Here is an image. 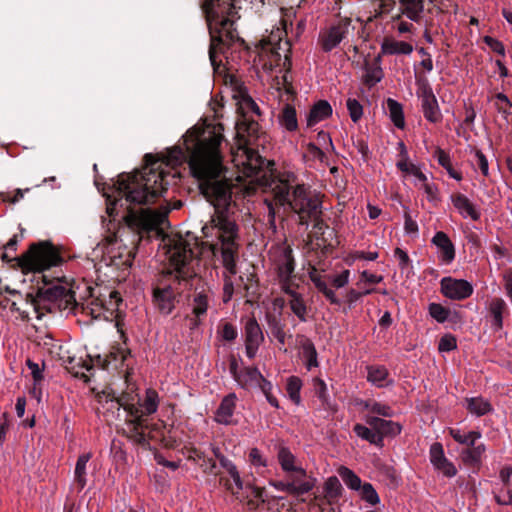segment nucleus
I'll return each mask as SVG.
<instances>
[{
	"label": "nucleus",
	"instance_id": "338daca9",
	"mask_svg": "<svg viewBox=\"0 0 512 512\" xmlns=\"http://www.w3.org/2000/svg\"><path fill=\"white\" fill-rule=\"evenodd\" d=\"M222 338L226 341H233L237 337V330L231 323H225L221 331Z\"/></svg>",
	"mask_w": 512,
	"mask_h": 512
},
{
	"label": "nucleus",
	"instance_id": "2f4dec72",
	"mask_svg": "<svg viewBox=\"0 0 512 512\" xmlns=\"http://www.w3.org/2000/svg\"><path fill=\"white\" fill-rule=\"evenodd\" d=\"M380 55L374 59L372 64L365 63L364 81L367 85L373 86L383 78V71L380 67Z\"/></svg>",
	"mask_w": 512,
	"mask_h": 512
},
{
	"label": "nucleus",
	"instance_id": "052dcab7",
	"mask_svg": "<svg viewBox=\"0 0 512 512\" xmlns=\"http://www.w3.org/2000/svg\"><path fill=\"white\" fill-rule=\"evenodd\" d=\"M473 164L480 169L484 176L489 175L488 160L480 150L475 151Z\"/></svg>",
	"mask_w": 512,
	"mask_h": 512
},
{
	"label": "nucleus",
	"instance_id": "9d476101",
	"mask_svg": "<svg viewBox=\"0 0 512 512\" xmlns=\"http://www.w3.org/2000/svg\"><path fill=\"white\" fill-rule=\"evenodd\" d=\"M166 212H158L149 208L134 211L129 209L124 217L127 227L139 235V240L144 234L157 229L165 220Z\"/></svg>",
	"mask_w": 512,
	"mask_h": 512
},
{
	"label": "nucleus",
	"instance_id": "a18cd8bd",
	"mask_svg": "<svg viewBox=\"0 0 512 512\" xmlns=\"http://www.w3.org/2000/svg\"><path fill=\"white\" fill-rule=\"evenodd\" d=\"M302 388V381L297 376H290L287 379L286 391L289 398L296 404L301 403L300 391Z\"/></svg>",
	"mask_w": 512,
	"mask_h": 512
},
{
	"label": "nucleus",
	"instance_id": "bb28decb",
	"mask_svg": "<svg viewBox=\"0 0 512 512\" xmlns=\"http://www.w3.org/2000/svg\"><path fill=\"white\" fill-rule=\"evenodd\" d=\"M231 481L229 479H225L224 477H220V482L223 483L225 488L237 499L243 500L244 497H241V491L244 490V483L241 479V476L237 470V467H234L228 472Z\"/></svg>",
	"mask_w": 512,
	"mask_h": 512
},
{
	"label": "nucleus",
	"instance_id": "6e6552de",
	"mask_svg": "<svg viewBox=\"0 0 512 512\" xmlns=\"http://www.w3.org/2000/svg\"><path fill=\"white\" fill-rule=\"evenodd\" d=\"M169 260L170 264L177 272V278L187 280L196 275L191 267L194 259V250L192 244L181 236L174 237L169 244Z\"/></svg>",
	"mask_w": 512,
	"mask_h": 512
},
{
	"label": "nucleus",
	"instance_id": "423d86ee",
	"mask_svg": "<svg viewBox=\"0 0 512 512\" xmlns=\"http://www.w3.org/2000/svg\"><path fill=\"white\" fill-rule=\"evenodd\" d=\"M25 305L32 307L37 317L41 318L46 312L72 310L76 305L75 293L65 286L52 285L39 288L36 296L28 293L25 296Z\"/></svg>",
	"mask_w": 512,
	"mask_h": 512
},
{
	"label": "nucleus",
	"instance_id": "9b49d317",
	"mask_svg": "<svg viewBox=\"0 0 512 512\" xmlns=\"http://www.w3.org/2000/svg\"><path fill=\"white\" fill-rule=\"evenodd\" d=\"M372 2L376 6L377 15L389 13L395 5V0H372ZM398 4L399 14L394 17L395 20H400L404 16L412 22H421L425 10L424 0H398Z\"/></svg>",
	"mask_w": 512,
	"mask_h": 512
},
{
	"label": "nucleus",
	"instance_id": "603ef678",
	"mask_svg": "<svg viewBox=\"0 0 512 512\" xmlns=\"http://www.w3.org/2000/svg\"><path fill=\"white\" fill-rule=\"evenodd\" d=\"M494 499L497 504L509 506L512 505V489L505 488L503 485L499 489L493 490Z\"/></svg>",
	"mask_w": 512,
	"mask_h": 512
},
{
	"label": "nucleus",
	"instance_id": "f8f14e48",
	"mask_svg": "<svg viewBox=\"0 0 512 512\" xmlns=\"http://www.w3.org/2000/svg\"><path fill=\"white\" fill-rule=\"evenodd\" d=\"M350 18H340L325 29H322L318 36V45L325 53L331 52L342 41L347 39L354 31Z\"/></svg>",
	"mask_w": 512,
	"mask_h": 512
},
{
	"label": "nucleus",
	"instance_id": "0eeeda50",
	"mask_svg": "<svg viewBox=\"0 0 512 512\" xmlns=\"http://www.w3.org/2000/svg\"><path fill=\"white\" fill-rule=\"evenodd\" d=\"M18 266L23 272H42L62 263L58 250L48 242L35 243L16 258Z\"/></svg>",
	"mask_w": 512,
	"mask_h": 512
},
{
	"label": "nucleus",
	"instance_id": "ddd939ff",
	"mask_svg": "<svg viewBox=\"0 0 512 512\" xmlns=\"http://www.w3.org/2000/svg\"><path fill=\"white\" fill-rule=\"evenodd\" d=\"M237 384L246 390L259 388L265 395L268 403L279 408L277 398L272 394L273 385L267 380L256 367H245L240 370L239 375L236 376Z\"/></svg>",
	"mask_w": 512,
	"mask_h": 512
},
{
	"label": "nucleus",
	"instance_id": "e433bc0d",
	"mask_svg": "<svg viewBox=\"0 0 512 512\" xmlns=\"http://www.w3.org/2000/svg\"><path fill=\"white\" fill-rule=\"evenodd\" d=\"M343 491L342 485L336 476L329 477L324 485L325 499L329 504L336 502Z\"/></svg>",
	"mask_w": 512,
	"mask_h": 512
},
{
	"label": "nucleus",
	"instance_id": "c03bdc74",
	"mask_svg": "<svg viewBox=\"0 0 512 512\" xmlns=\"http://www.w3.org/2000/svg\"><path fill=\"white\" fill-rule=\"evenodd\" d=\"M449 434L456 442L467 446H474L476 441L481 438V433L478 431L464 433L460 429H450Z\"/></svg>",
	"mask_w": 512,
	"mask_h": 512
},
{
	"label": "nucleus",
	"instance_id": "bf43d9fd",
	"mask_svg": "<svg viewBox=\"0 0 512 512\" xmlns=\"http://www.w3.org/2000/svg\"><path fill=\"white\" fill-rule=\"evenodd\" d=\"M430 460L433 466L438 464L442 459L446 458L444 455L443 446L439 442H435L430 447Z\"/></svg>",
	"mask_w": 512,
	"mask_h": 512
},
{
	"label": "nucleus",
	"instance_id": "de8ad7c7",
	"mask_svg": "<svg viewBox=\"0 0 512 512\" xmlns=\"http://www.w3.org/2000/svg\"><path fill=\"white\" fill-rule=\"evenodd\" d=\"M396 166L403 173L413 175L419 182L427 180L426 175L416 165L408 163L406 157L398 161Z\"/></svg>",
	"mask_w": 512,
	"mask_h": 512
},
{
	"label": "nucleus",
	"instance_id": "3c124183",
	"mask_svg": "<svg viewBox=\"0 0 512 512\" xmlns=\"http://www.w3.org/2000/svg\"><path fill=\"white\" fill-rule=\"evenodd\" d=\"M430 316L439 323L445 322L449 317V310L438 303H430L428 307Z\"/></svg>",
	"mask_w": 512,
	"mask_h": 512
},
{
	"label": "nucleus",
	"instance_id": "2eb2a0df",
	"mask_svg": "<svg viewBox=\"0 0 512 512\" xmlns=\"http://www.w3.org/2000/svg\"><path fill=\"white\" fill-rule=\"evenodd\" d=\"M440 285L442 294L451 300H464L473 293L472 284L464 279L444 277Z\"/></svg>",
	"mask_w": 512,
	"mask_h": 512
},
{
	"label": "nucleus",
	"instance_id": "f3484780",
	"mask_svg": "<svg viewBox=\"0 0 512 512\" xmlns=\"http://www.w3.org/2000/svg\"><path fill=\"white\" fill-rule=\"evenodd\" d=\"M286 477L293 496L309 493L316 485V478L308 475L304 468L290 472Z\"/></svg>",
	"mask_w": 512,
	"mask_h": 512
},
{
	"label": "nucleus",
	"instance_id": "a19ab883",
	"mask_svg": "<svg viewBox=\"0 0 512 512\" xmlns=\"http://www.w3.org/2000/svg\"><path fill=\"white\" fill-rule=\"evenodd\" d=\"M367 380L377 387H384L387 385L388 370L384 366L374 365L368 368Z\"/></svg>",
	"mask_w": 512,
	"mask_h": 512
},
{
	"label": "nucleus",
	"instance_id": "f257e3e1",
	"mask_svg": "<svg viewBox=\"0 0 512 512\" xmlns=\"http://www.w3.org/2000/svg\"><path fill=\"white\" fill-rule=\"evenodd\" d=\"M223 131L221 123L194 126L183 136L185 152L174 147L161 159L146 154V165L141 171L119 177V200L124 198L126 202L138 205L154 203L176 178L174 168L186 159L201 193L215 207L217 215L223 214L230 205L233 187L223 165Z\"/></svg>",
	"mask_w": 512,
	"mask_h": 512
},
{
	"label": "nucleus",
	"instance_id": "20e7f679",
	"mask_svg": "<svg viewBox=\"0 0 512 512\" xmlns=\"http://www.w3.org/2000/svg\"><path fill=\"white\" fill-rule=\"evenodd\" d=\"M273 199L280 206L287 205L299 219V224L308 227L311 219L322 214L320 195L304 184L293 186L289 175H281L269 184Z\"/></svg>",
	"mask_w": 512,
	"mask_h": 512
},
{
	"label": "nucleus",
	"instance_id": "f704fd0d",
	"mask_svg": "<svg viewBox=\"0 0 512 512\" xmlns=\"http://www.w3.org/2000/svg\"><path fill=\"white\" fill-rule=\"evenodd\" d=\"M421 108L427 121L438 123L442 120V114L436 97L421 102Z\"/></svg>",
	"mask_w": 512,
	"mask_h": 512
},
{
	"label": "nucleus",
	"instance_id": "6e6d98bb",
	"mask_svg": "<svg viewBox=\"0 0 512 512\" xmlns=\"http://www.w3.org/2000/svg\"><path fill=\"white\" fill-rule=\"evenodd\" d=\"M272 335L277 339V341L281 344H285L286 333L284 331V326L276 319H273L269 323Z\"/></svg>",
	"mask_w": 512,
	"mask_h": 512
},
{
	"label": "nucleus",
	"instance_id": "58836bf2",
	"mask_svg": "<svg viewBox=\"0 0 512 512\" xmlns=\"http://www.w3.org/2000/svg\"><path fill=\"white\" fill-rule=\"evenodd\" d=\"M467 410L476 416H483L492 411L491 403L482 397L467 399Z\"/></svg>",
	"mask_w": 512,
	"mask_h": 512
},
{
	"label": "nucleus",
	"instance_id": "5fc2aeb1",
	"mask_svg": "<svg viewBox=\"0 0 512 512\" xmlns=\"http://www.w3.org/2000/svg\"><path fill=\"white\" fill-rule=\"evenodd\" d=\"M457 348L456 338L451 334L442 336L439 340L438 350L440 352H450Z\"/></svg>",
	"mask_w": 512,
	"mask_h": 512
},
{
	"label": "nucleus",
	"instance_id": "cd10ccee",
	"mask_svg": "<svg viewBox=\"0 0 512 512\" xmlns=\"http://www.w3.org/2000/svg\"><path fill=\"white\" fill-rule=\"evenodd\" d=\"M278 121L287 131H296L298 128V121L295 108L290 104H286L278 115Z\"/></svg>",
	"mask_w": 512,
	"mask_h": 512
},
{
	"label": "nucleus",
	"instance_id": "4d7b16f0",
	"mask_svg": "<svg viewBox=\"0 0 512 512\" xmlns=\"http://www.w3.org/2000/svg\"><path fill=\"white\" fill-rule=\"evenodd\" d=\"M495 98L497 100L495 105L498 112L504 115H509V108L512 107V102L509 100V98L504 93L496 94Z\"/></svg>",
	"mask_w": 512,
	"mask_h": 512
},
{
	"label": "nucleus",
	"instance_id": "5701e85b",
	"mask_svg": "<svg viewBox=\"0 0 512 512\" xmlns=\"http://www.w3.org/2000/svg\"><path fill=\"white\" fill-rule=\"evenodd\" d=\"M332 115V107L326 100H319L310 109L307 115V127H312L317 123L327 119Z\"/></svg>",
	"mask_w": 512,
	"mask_h": 512
},
{
	"label": "nucleus",
	"instance_id": "680f3d73",
	"mask_svg": "<svg viewBox=\"0 0 512 512\" xmlns=\"http://www.w3.org/2000/svg\"><path fill=\"white\" fill-rule=\"evenodd\" d=\"M483 41L492 51L501 56H505V47L501 41L491 36H484Z\"/></svg>",
	"mask_w": 512,
	"mask_h": 512
},
{
	"label": "nucleus",
	"instance_id": "72a5a7b5",
	"mask_svg": "<svg viewBox=\"0 0 512 512\" xmlns=\"http://www.w3.org/2000/svg\"><path fill=\"white\" fill-rule=\"evenodd\" d=\"M300 345L303 357L306 360V368L308 370H311L312 368L318 367V354L313 342L310 339L303 337L302 341L300 342Z\"/></svg>",
	"mask_w": 512,
	"mask_h": 512
},
{
	"label": "nucleus",
	"instance_id": "39448f33",
	"mask_svg": "<svg viewBox=\"0 0 512 512\" xmlns=\"http://www.w3.org/2000/svg\"><path fill=\"white\" fill-rule=\"evenodd\" d=\"M212 223L218 231L219 243L212 245L213 254L221 253L222 264L226 270L223 274L224 303H228L234 294V284L231 276L237 273L236 261L240 244L238 242V227L234 221L229 220L224 214L212 218Z\"/></svg>",
	"mask_w": 512,
	"mask_h": 512
},
{
	"label": "nucleus",
	"instance_id": "4c0bfd02",
	"mask_svg": "<svg viewBox=\"0 0 512 512\" xmlns=\"http://www.w3.org/2000/svg\"><path fill=\"white\" fill-rule=\"evenodd\" d=\"M486 448L484 444H474V446H468L467 449L461 453L463 462L467 465H477L481 462L482 456Z\"/></svg>",
	"mask_w": 512,
	"mask_h": 512
},
{
	"label": "nucleus",
	"instance_id": "e2e57ef3",
	"mask_svg": "<svg viewBox=\"0 0 512 512\" xmlns=\"http://www.w3.org/2000/svg\"><path fill=\"white\" fill-rule=\"evenodd\" d=\"M249 461L254 466L265 467L267 465L266 459L263 457L258 448H252L249 452Z\"/></svg>",
	"mask_w": 512,
	"mask_h": 512
},
{
	"label": "nucleus",
	"instance_id": "4468645a",
	"mask_svg": "<svg viewBox=\"0 0 512 512\" xmlns=\"http://www.w3.org/2000/svg\"><path fill=\"white\" fill-rule=\"evenodd\" d=\"M118 402L129 416V418L126 419L128 438L140 445L147 444L145 429L148 428V425L146 424L145 418H141L139 408L134 403L127 402L124 397H121Z\"/></svg>",
	"mask_w": 512,
	"mask_h": 512
},
{
	"label": "nucleus",
	"instance_id": "a211bd4d",
	"mask_svg": "<svg viewBox=\"0 0 512 512\" xmlns=\"http://www.w3.org/2000/svg\"><path fill=\"white\" fill-rule=\"evenodd\" d=\"M366 423L372 427L376 432L381 435V439L384 437H395L401 433L402 426L394 421L385 420L373 415H366Z\"/></svg>",
	"mask_w": 512,
	"mask_h": 512
},
{
	"label": "nucleus",
	"instance_id": "c756f323",
	"mask_svg": "<svg viewBox=\"0 0 512 512\" xmlns=\"http://www.w3.org/2000/svg\"><path fill=\"white\" fill-rule=\"evenodd\" d=\"M192 313L197 318L206 315L209 307V292L206 290L196 291L192 299Z\"/></svg>",
	"mask_w": 512,
	"mask_h": 512
},
{
	"label": "nucleus",
	"instance_id": "7c9ffc66",
	"mask_svg": "<svg viewBox=\"0 0 512 512\" xmlns=\"http://www.w3.org/2000/svg\"><path fill=\"white\" fill-rule=\"evenodd\" d=\"M277 458L281 469L286 473L295 472L297 469L303 468L297 464L296 457L287 447H281L278 451Z\"/></svg>",
	"mask_w": 512,
	"mask_h": 512
},
{
	"label": "nucleus",
	"instance_id": "0e129e2a",
	"mask_svg": "<svg viewBox=\"0 0 512 512\" xmlns=\"http://www.w3.org/2000/svg\"><path fill=\"white\" fill-rule=\"evenodd\" d=\"M499 477L505 488L512 489V465L503 467L500 470Z\"/></svg>",
	"mask_w": 512,
	"mask_h": 512
},
{
	"label": "nucleus",
	"instance_id": "393cba45",
	"mask_svg": "<svg viewBox=\"0 0 512 512\" xmlns=\"http://www.w3.org/2000/svg\"><path fill=\"white\" fill-rule=\"evenodd\" d=\"M413 52V46L405 41L386 38L381 44L383 55H409Z\"/></svg>",
	"mask_w": 512,
	"mask_h": 512
},
{
	"label": "nucleus",
	"instance_id": "8fccbe9b",
	"mask_svg": "<svg viewBox=\"0 0 512 512\" xmlns=\"http://www.w3.org/2000/svg\"><path fill=\"white\" fill-rule=\"evenodd\" d=\"M359 490L362 500L366 501L370 505H377L380 502L379 495L372 484L364 483Z\"/></svg>",
	"mask_w": 512,
	"mask_h": 512
},
{
	"label": "nucleus",
	"instance_id": "49530a36",
	"mask_svg": "<svg viewBox=\"0 0 512 512\" xmlns=\"http://www.w3.org/2000/svg\"><path fill=\"white\" fill-rule=\"evenodd\" d=\"M338 474L348 488L352 490H359L361 488V479L351 469L341 466L338 469Z\"/></svg>",
	"mask_w": 512,
	"mask_h": 512
},
{
	"label": "nucleus",
	"instance_id": "c9c22d12",
	"mask_svg": "<svg viewBox=\"0 0 512 512\" xmlns=\"http://www.w3.org/2000/svg\"><path fill=\"white\" fill-rule=\"evenodd\" d=\"M353 431L359 438L368 441L370 444L378 447L383 446L381 435H379L372 427L369 428L362 424H355Z\"/></svg>",
	"mask_w": 512,
	"mask_h": 512
},
{
	"label": "nucleus",
	"instance_id": "37998d69",
	"mask_svg": "<svg viewBox=\"0 0 512 512\" xmlns=\"http://www.w3.org/2000/svg\"><path fill=\"white\" fill-rule=\"evenodd\" d=\"M434 156L437 159L438 164L447 171L451 178L457 181L462 179V174L452 167L450 156L444 150L437 148Z\"/></svg>",
	"mask_w": 512,
	"mask_h": 512
},
{
	"label": "nucleus",
	"instance_id": "774afa93",
	"mask_svg": "<svg viewBox=\"0 0 512 512\" xmlns=\"http://www.w3.org/2000/svg\"><path fill=\"white\" fill-rule=\"evenodd\" d=\"M503 280H504V289H505L506 295L512 301V269H509L505 272V274L503 276Z\"/></svg>",
	"mask_w": 512,
	"mask_h": 512
},
{
	"label": "nucleus",
	"instance_id": "c85d7f7f",
	"mask_svg": "<svg viewBox=\"0 0 512 512\" xmlns=\"http://www.w3.org/2000/svg\"><path fill=\"white\" fill-rule=\"evenodd\" d=\"M92 454L90 452L81 454L76 462L75 466V482L80 489H83L87 484V463L91 459Z\"/></svg>",
	"mask_w": 512,
	"mask_h": 512
},
{
	"label": "nucleus",
	"instance_id": "69168bd1",
	"mask_svg": "<svg viewBox=\"0 0 512 512\" xmlns=\"http://www.w3.org/2000/svg\"><path fill=\"white\" fill-rule=\"evenodd\" d=\"M421 188L424 190L426 196H427V199L429 201H435L437 199V193H438V189L437 187L432 184V183H428V181H421Z\"/></svg>",
	"mask_w": 512,
	"mask_h": 512
},
{
	"label": "nucleus",
	"instance_id": "864d4df0",
	"mask_svg": "<svg viewBox=\"0 0 512 512\" xmlns=\"http://www.w3.org/2000/svg\"><path fill=\"white\" fill-rule=\"evenodd\" d=\"M346 106L350 115L351 120L356 123L363 115V107L360 102L354 98H348Z\"/></svg>",
	"mask_w": 512,
	"mask_h": 512
},
{
	"label": "nucleus",
	"instance_id": "13d9d810",
	"mask_svg": "<svg viewBox=\"0 0 512 512\" xmlns=\"http://www.w3.org/2000/svg\"><path fill=\"white\" fill-rule=\"evenodd\" d=\"M435 469L443 473L446 477H453L457 473V469L452 462H450L447 458L442 459L438 464H436Z\"/></svg>",
	"mask_w": 512,
	"mask_h": 512
},
{
	"label": "nucleus",
	"instance_id": "6ab92c4d",
	"mask_svg": "<svg viewBox=\"0 0 512 512\" xmlns=\"http://www.w3.org/2000/svg\"><path fill=\"white\" fill-rule=\"evenodd\" d=\"M175 292L171 286L157 287L153 290V302L163 314H170L175 307Z\"/></svg>",
	"mask_w": 512,
	"mask_h": 512
},
{
	"label": "nucleus",
	"instance_id": "f03ea898",
	"mask_svg": "<svg viewBox=\"0 0 512 512\" xmlns=\"http://www.w3.org/2000/svg\"><path fill=\"white\" fill-rule=\"evenodd\" d=\"M237 121L235 123V143L231 148L232 162L246 177H252L261 169L264 161L257 148L265 142V132L253 118L260 116V108L248 94L246 87L235 82L232 86Z\"/></svg>",
	"mask_w": 512,
	"mask_h": 512
},
{
	"label": "nucleus",
	"instance_id": "1a4fd4ad",
	"mask_svg": "<svg viewBox=\"0 0 512 512\" xmlns=\"http://www.w3.org/2000/svg\"><path fill=\"white\" fill-rule=\"evenodd\" d=\"M271 259L275 266L281 289L290 291L289 286L294 285L295 259L292 248L285 244H279L270 251Z\"/></svg>",
	"mask_w": 512,
	"mask_h": 512
},
{
	"label": "nucleus",
	"instance_id": "473e14b6",
	"mask_svg": "<svg viewBox=\"0 0 512 512\" xmlns=\"http://www.w3.org/2000/svg\"><path fill=\"white\" fill-rule=\"evenodd\" d=\"M506 303L502 298H494L489 305V311L492 315V326L496 331L503 328V311Z\"/></svg>",
	"mask_w": 512,
	"mask_h": 512
},
{
	"label": "nucleus",
	"instance_id": "4be33fe9",
	"mask_svg": "<svg viewBox=\"0 0 512 512\" xmlns=\"http://www.w3.org/2000/svg\"><path fill=\"white\" fill-rule=\"evenodd\" d=\"M451 202L464 218H471L474 221L479 220L480 212L466 195L461 193L453 194L451 195Z\"/></svg>",
	"mask_w": 512,
	"mask_h": 512
},
{
	"label": "nucleus",
	"instance_id": "dca6fc26",
	"mask_svg": "<svg viewBox=\"0 0 512 512\" xmlns=\"http://www.w3.org/2000/svg\"><path fill=\"white\" fill-rule=\"evenodd\" d=\"M244 334L246 355L249 359H253L260 345L264 342V334L254 317L247 320L244 327Z\"/></svg>",
	"mask_w": 512,
	"mask_h": 512
},
{
	"label": "nucleus",
	"instance_id": "7ed1b4c3",
	"mask_svg": "<svg viewBox=\"0 0 512 512\" xmlns=\"http://www.w3.org/2000/svg\"><path fill=\"white\" fill-rule=\"evenodd\" d=\"M200 6L205 13L211 37L209 58L215 67L217 51L240 40L234 27L238 18L235 0H200Z\"/></svg>",
	"mask_w": 512,
	"mask_h": 512
},
{
	"label": "nucleus",
	"instance_id": "ea45409f",
	"mask_svg": "<svg viewBox=\"0 0 512 512\" xmlns=\"http://www.w3.org/2000/svg\"><path fill=\"white\" fill-rule=\"evenodd\" d=\"M386 105H387V109L389 111L390 119L393 122V124L397 128H400V129L404 128L405 121H404V113H403L402 105L398 101H396L392 98L387 99Z\"/></svg>",
	"mask_w": 512,
	"mask_h": 512
},
{
	"label": "nucleus",
	"instance_id": "09e8293b",
	"mask_svg": "<svg viewBox=\"0 0 512 512\" xmlns=\"http://www.w3.org/2000/svg\"><path fill=\"white\" fill-rule=\"evenodd\" d=\"M417 83V96L421 100V102H424L426 100H430L431 98H435L436 96L433 93L432 87L425 77H418L416 80Z\"/></svg>",
	"mask_w": 512,
	"mask_h": 512
},
{
	"label": "nucleus",
	"instance_id": "b1692460",
	"mask_svg": "<svg viewBox=\"0 0 512 512\" xmlns=\"http://www.w3.org/2000/svg\"><path fill=\"white\" fill-rule=\"evenodd\" d=\"M159 395L154 389H147L145 392L144 398L141 400L140 398L137 400L135 404L139 408V414H141V418L145 416L154 414L159 406Z\"/></svg>",
	"mask_w": 512,
	"mask_h": 512
},
{
	"label": "nucleus",
	"instance_id": "aec40b11",
	"mask_svg": "<svg viewBox=\"0 0 512 512\" xmlns=\"http://www.w3.org/2000/svg\"><path fill=\"white\" fill-rule=\"evenodd\" d=\"M237 396L235 393L226 395L217 408L214 420L222 425L233 423V415L236 408Z\"/></svg>",
	"mask_w": 512,
	"mask_h": 512
},
{
	"label": "nucleus",
	"instance_id": "412c9836",
	"mask_svg": "<svg viewBox=\"0 0 512 512\" xmlns=\"http://www.w3.org/2000/svg\"><path fill=\"white\" fill-rule=\"evenodd\" d=\"M432 243L438 249V258L445 264H450L455 258V247L446 233L439 231L432 238Z\"/></svg>",
	"mask_w": 512,
	"mask_h": 512
},
{
	"label": "nucleus",
	"instance_id": "79ce46f5",
	"mask_svg": "<svg viewBox=\"0 0 512 512\" xmlns=\"http://www.w3.org/2000/svg\"><path fill=\"white\" fill-rule=\"evenodd\" d=\"M363 406L364 409L369 411V415H379L387 418H391L394 416V410L392 409V407L382 402L368 400L364 402Z\"/></svg>",
	"mask_w": 512,
	"mask_h": 512
},
{
	"label": "nucleus",
	"instance_id": "a878e982",
	"mask_svg": "<svg viewBox=\"0 0 512 512\" xmlns=\"http://www.w3.org/2000/svg\"><path fill=\"white\" fill-rule=\"evenodd\" d=\"M290 291L287 289H282L283 292L291 297L289 301L290 308L292 312L299 318L300 321L305 322L306 321V312L307 308L306 305L301 297L300 294L296 292L295 285L289 286Z\"/></svg>",
	"mask_w": 512,
	"mask_h": 512
}]
</instances>
